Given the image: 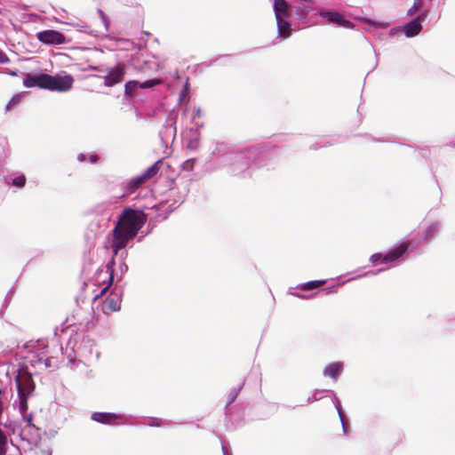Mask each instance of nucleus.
Listing matches in <instances>:
<instances>
[{
	"label": "nucleus",
	"mask_w": 455,
	"mask_h": 455,
	"mask_svg": "<svg viewBox=\"0 0 455 455\" xmlns=\"http://www.w3.org/2000/svg\"><path fill=\"white\" fill-rule=\"evenodd\" d=\"M19 395H29L34 390V383L30 375H22L16 379Z\"/></svg>",
	"instance_id": "obj_9"
},
{
	"label": "nucleus",
	"mask_w": 455,
	"mask_h": 455,
	"mask_svg": "<svg viewBox=\"0 0 455 455\" xmlns=\"http://www.w3.org/2000/svg\"><path fill=\"white\" fill-rule=\"evenodd\" d=\"M408 250V243H403L398 247L394 250L388 251L386 255L382 256L380 253H375L371 256V261L372 263H377L381 261V263H390L397 260L401 258Z\"/></svg>",
	"instance_id": "obj_3"
},
{
	"label": "nucleus",
	"mask_w": 455,
	"mask_h": 455,
	"mask_svg": "<svg viewBox=\"0 0 455 455\" xmlns=\"http://www.w3.org/2000/svg\"><path fill=\"white\" fill-rule=\"evenodd\" d=\"M119 419V416L108 412H94L92 415V419H93L94 421L108 425L118 424Z\"/></svg>",
	"instance_id": "obj_11"
},
{
	"label": "nucleus",
	"mask_w": 455,
	"mask_h": 455,
	"mask_svg": "<svg viewBox=\"0 0 455 455\" xmlns=\"http://www.w3.org/2000/svg\"><path fill=\"white\" fill-rule=\"evenodd\" d=\"M107 268H108V271L109 272V278H108V285H106L99 294L95 295L94 297V300H97L99 299L100 298H101L103 295L106 294V292L108 291L109 287L111 286L112 283H113V268L112 267L108 264L107 266Z\"/></svg>",
	"instance_id": "obj_18"
},
{
	"label": "nucleus",
	"mask_w": 455,
	"mask_h": 455,
	"mask_svg": "<svg viewBox=\"0 0 455 455\" xmlns=\"http://www.w3.org/2000/svg\"><path fill=\"white\" fill-rule=\"evenodd\" d=\"M28 397L26 395H19L20 398V409L22 412H25L28 410Z\"/></svg>",
	"instance_id": "obj_21"
},
{
	"label": "nucleus",
	"mask_w": 455,
	"mask_h": 455,
	"mask_svg": "<svg viewBox=\"0 0 455 455\" xmlns=\"http://www.w3.org/2000/svg\"><path fill=\"white\" fill-rule=\"evenodd\" d=\"M319 15L322 18L326 19L330 23L337 24L339 27H343L349 29L354 28V24L351 21L346 20L344 16L339 13L338 12L321 11L319 12Z\"/></svg>",
	"instance_id": "obj_6"
},
{
	"label": "nucleus",
	"mask_w": 455,
	"mask_h": 455,
	"mask_svg": "<svg viewBox=\"0 0 455 455\" xmlns=\"http://www.w3.org/2000/svg\"><path fill=\"white\" fill-rule=\"evenodd\" d=\"M26 87H39L50 91L68 92L73 87L74 78L71 75L51 76L48 74H28L23 81Z\"/></svg>",
	"instance_id": "obj_2"
},
{
	"label": "nucleus",
	"mask_w": 455,
	"mask_h": 455,
	"mask_svg": "<svg viewBox=\"0 0 455 455\" xmlns=\"http://www.w3.org/2000/svg\"><path fill=\"white\" fill-rule=\"evenodd\" d=\"M98 160H99V156L95 154H93L90 156V162L92 164L97 163Z\"/></svg>",
	"instance_id": "obj_27"
},
{
	"label": "nucleus",
	"mask_w": 455,
	"mask_h": 455,
	"mask_svg": "<svg viewBox=\"0 0 455 455\" xmlns=\"http://www.w3.org/2000/svg\"><path fill=\"white\" fill-rule=\"evenodd\" d=\"M77 158L80 162H84L86 160V156L84 154H80Z\"/></svg>",
	"instance_id": "obj_29"
},
{
	"label": "nucleus",
	"mask_w": 455,
	"mask_h": 455,
	"mask_svg": "<svg viewBox=\"0 0 455 455\" xmlns=\"http://www.w3.org/2000/svg\"><path fill=\"white\" fill-rule=\"evenodd\" d=\"M17 98H12L9 102L8 104L6 105V109L7 110H10L12 108V107L16 104L17 102Z\"/></svg>",
	"instance_id": "obj_26"
},
{
	"label": "nucleus",
	"mask_w": 455,
	"mask_h": 455,
	"mask_svg": "<svg viewBox=\"0 0 455 455\" xmlns=\"http://www.w3.org/2000/svg\"><path fill=\"white\" fill-rule=\"evenodd\" d=\"M437 228V226L436 225H432L431 227L428 228V230L427 232V236H432L434 232L436 230Z\"/></svg>",
	"instance_id": "obj_25"
},
{
	"label": "nucleus",
	"mask_w": 455,
	"mask_h": 455,
	"mask_svg": "<svg viewBox=\"0 0 455 455\" xmlns=\"http://www.w3.org/2000/svg\"><path fill=\"white\" fill-rule=\"evenodd\" d=\"M427 17V13H422L418 18L414 19L411 22L407 23L403 27L404 34L408 37H412L420 33L422 30L421 20H424Z\"/></svg>",
	"instance_id": "obj_8"
},
{
	"label": "nucleus",
	"mask_w": 455,
	"mask_h": 455,
	"mask_svg": "<svg viewBox=\"0 0 455 455\" xmlns=\"http://www.w3.org/2000/svg\"><path fill=\"white\" fill-rule=\"evenodd\" d=\"M325 280H316V281H310L305 283H302L299 285V289L301 291H309L316 289L323 284H325Z\"/></svg>",
	"instance_id": "obj_17"
},
{
	"label": "nucleus",
	"mask_w": 455,
	"mask_h": 455,
	"mask_svg": "<svg viewBox=\"0 0 455 455\" xmlns=\"http://www.w3.org/2000/svg\"><path fill=\"white\" fill-rule=\"evenodd\" d=\"M121 299L116 294H110L102 303V311L104 314L109 315L120 309Z\"/></svg>",
	"instance_id": "obj_10"
},
{
	"label": "nucleus",
	"mask_w": 455,
	"mask_h": 455,
	"mask_svg": "<svg viewBox=\"0 0 455 455\" xmlns=\"http://www.w3.org/2000/svg\"><path fill=\"white\" fill-rule=\"evenodd\" d=\"M341 370H342V364L339 362H335V363H330L329 365H327L325 367V369L323 370V374L331 379H336L337 376L339 375V373L341 371Z\"/></svg>",
	"instance_id": "obj_15"
},
{
	"label": "nucleus",
	"mask_w": 455,
	"mask_h": 455,
	"mask_svg": "<svg viewBox=\"0 0 455 455\" xmlns=\"http://www.w3.org/2000/svg\"><path fill=\"white\" fill-rule=\"evenodd\" d=\"M124 75V67L119 63L114 68H110L108 74L104 76V84L108 87L114 86L115 84L123 81Z\"/></svg>",
	"instance_id": "obj_5"
},
{
	"label": "nucleus",
	"mask_w": 455,
	"mask_h": 455,
	"mask_svg": "<svg viewBox=\"0 0 455 455\" xmlns=\"http://www.w3.org/2000/svg\"><path fill=\"white\" fill-rule=\"evenodd\" d=\"M363 22L365 23V24L372 25V26H374L376 28H386L387 27V25L383 23V22H375V21H372V20H371L369 19H363Z\"/></svg>",
	"instance_id": "obj_23"
},
{
	"label": "nucleus",
	"mask_w": 455,
	"mask_h": 455,
	"mask_svg": "<svg viewBox=\"0 0 455 455\" xmlns=\"http://www.w3.org/2000/svg\"><path fill=\"white\" fill-rule=\"evenodd\" d=\"M8 61V58H5L4 60H2V62Z\"/></svg>",
	"instance_id": "obj_31"
},
{
	"label": "nucleus",
	"mask_w": 455,
	"mask_h": 455,
	"mask_svg": "<svg viewBox=\"0 0 455 455\" xmlns=\"http://www.w3.org/2000/svg\"><path fill=\"white\" fill-rule=\"evenodd\" d=\"M26 184L25 175H20L12 180V185L18 188H23Z\"/></svg>",
	"instance_id": "obj_22"
},
{
	"label": "nucleus",
	"mask_w": 455,
	"mask_h": 455,
	"mask_svg": "<svg viewBox=\"0 0 455 455\" xmlns=\"http://www.w3.org/2000/svg\"><path fill=\"white\" fill-rule=\"evenodd\" d=\"M27 421H28V425H31L32 417H31V416H29V417L28 418Z\"/></svg>",
	"instance_id": "obj_30"
},
{
	"label": "nucleus",
	"mask_w": 455,
	"mask_h": 455,
	"mask_svg": "<svg viewBox=\"0 0 455 455\" xmlns=\"http://www.w3.org/2000/svg\"><path fill=\"white\" fill-rule=\"evenodd\" d=\"M6 452V436L0 429V455H4Z\"/></svg>",
	"instance_id": "obj_20"
},
{
	"label": "nucleus",
	"mask_w": 455,
	"mask_h": 455,
	"mask_svg": "<svg viewBox=\"0 0 455 455\" xmlns=\"http://www.w3.org/2000/svg\"><path fill=\"white\" fill-rule=\"evenodd\" d=\"M240 389H241V387H237V388H234L233 390H231V392L229 393V395L228 396L226 407H228L229 404H231L233 402H235V400L238 396Z\"/></svg>",
	"instance_id": "obj_19"
},
{
	"label": "nucleus",
	"mask_w": 455,
	"mask_h": 455,
	"mask_svg": "<svg viewBox=\"0 0 455 455\" xmlns=\"http://www.w3.org/2000/svg\"><path fill=\"white\" fill-rule=\"evenodd\" d=\"M147 180L144 178V176L141 174L140 176H137L135 178H132L126 186V191L130 194L135 192L139 188H140Z\"/></svg>",
	"instance_id": "obj_14"
},
{
	"label": "nucleus",
	"mask_w": 455,
	"mask_h": 455,
	"mask_svg": "<svg viewBox=\"0 0 455 455\" xmlns=\"http://www.w3.org/2000/svg\"><path fill=\"white\" fill-rule=\"evenodd\" d=\"M2 390L0 389V396H2ZM3 411H4V403H3V401H2V397H0V416L2 415L3 413Z\"/></svg>",
	"instance_id": "obj_28"
},
{
	"label": "nucleus",
	"mask_w": 455,
	"mask_h": 455,
	"mask_svg": "<svg viewBox=\"0 0 455 455\" xmlns=\"http://www.w3.org/2000/svg\"><path fill=\"white\" fill-rule=\"evenodd\" d=\"M36 38L45 44H62L66 43L65 36L52 29H47L36 34Z\"/></svg>",
	"instance_id": "obj_4"
},
{
	"label": "nucleus",
	"mask_w": 455,
	"mask_h": 455,
	"mask_svg": "<svg viewBox=\"0 0 455 455\" xmlns=\"http://www.w3.org/2000/svg\"><path fill=\"white\" fill-rule=\"evenodd\" d=\"M162 165H163V160L162 159L157 160L154 164H152L150 167H148L142 173V175L147 180V181L148 180H151L152 178H154L157 174V172L160 171Z\"/></svg>",
	"instance_id": "obj_16"
},
{
	"label": "nucleus",
	"mask_w": 455,
	"mask_h": 455,
	"mask_svg": "<svg viewBox=\"0 0 455 455\" xmlns=\"http://www.w3.org/2000/svg\"><path fill=\"white\" fill-rule=\"evenodd\" d=\"M274 10L275 13V19L278 18H289L288 4L285 0H275Z\"/></svg>",
	"instance_id": "obj_12"
},
{
	"label": "nucleus",
	"mask_w": 455,
	"mask_h": 455,
	"mask_svg": "<svg viewBox=\"0 0 455 455\" xmlns=\"http://www.w3.org/2000/svg\"><path fill=\"white\" fill-rule=\"evenodd\" d=\"M421 0H414L413 6L409 10L408 13L412 14L419 9V5L420 4Z\"/></svg>",
	"instance_id": "obj_24"
},
{
	"label": "nucleus",
	"mask_w": 455,
	"mask_h": 455,
	"mask_svg": "<svg viewBox=\"0 0 455 455\" xmlns=\"http://www.w3.org/2000/svg\"><path fill=\"white\" fill-rule=\"evenodd\" d=\"M287 20L288 18L276 19L278 34L283 38H287L291 36V27Z\"/></svg>",
	"instance_id": "obj_13"
},
{
	"label": "nucleus",
	"mask_w": 455,
	"mask_h": 455,
	"mask_svg": "<svg viewBox=\"0 0 455 455\" xmlns=\"http://www.w3.org/2000/svg\"><path fill=\"white\" fill-rule=\"evenodd\" d=\"M162 81L160 79H150L144 83L139 84L137 81H129L125 84L124 92L126 95H132V93L136 91L138 87L142 89L151 88L155 85L160 84Z\"/></svg>",
	"instance_id": "obj_7"
},
{
	"label": "nucleus",
	"mask_w": 455,
	"mask_h": 455,
	"mask_svg": "<svg viewBox=\"0 0 455 455\" xmlns=\"http://www.w3.org/2000/svg\"><path fill=\"white\" fill-rule=\"evenodd\" d=\"M146 216L142 212L133 209H125L120 215L116 227L112 230L113 240L111 248L115 255L126 247L142 228Z\"/></svg>",
	"instance_id": "obj_1"
}]
</instances>
